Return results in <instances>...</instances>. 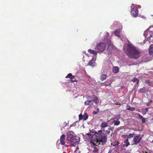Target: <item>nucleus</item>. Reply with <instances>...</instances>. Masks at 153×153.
Returning <instances> with one entry per match:
<instances>
[{
    "label": "nucleus",
    "mask_w": 153,
    "mask_h": 153,
    "mask_svg": "<svg viewBox=\"0 0 153 153\" xmlns=\"http://www.w3.org/2000/svg\"><path fill=\"white\" fill-rule=\"evenodd\" d=\"M95 135L96 137L98 139L99 143L103 145H105L107 142V135L103 132L102 130H99L97 132L95 133Z\"/></svg>",
    "instance_id": "2"
},
{
    "label": "nucleus",
    "mask_w": 153,
    "mask_h": 153,
    "mask_svg": "<svg viewBox=\"0 0 153 153\" xmlns=\"http://www.w3.org/2000/svg\"><path fill=\"white\" fill-rule=\"evenodd\" d=\"M115 125L117 126L119 125L120 123V122L119 120L115 121L114 120L113 122Z\"/></svg>",
    "instance_id": "27"
},
{
    "label": "nucleus",
    "mask_w": 153,
    "mask_h": 153,
    "mask_svg": "<svg viewBox=\"0 0 153 153\" xmlns=\"http://www.w3.org/2000/svg\"><path fill=\"white\" fill-rule=\"evenodd\" d=\"M131 14L132 16L135 17L138 16V10L136 7H134L131 10Z\"/></svg>",
    "instance_id": "7"
},
{
    "label": "nucleus",
    "mask_w": 153,
    "mask_h": 153,
    "mask_svg": "<svg viewBox=\"0 0 153 153\" xmlns=\"http://www.w3.org/2000/svg\"><path fill=\"white\" fill-rule=\"evenodd\" d=\"M119 68L117 66H115L113 68V72L115 74H117L119 72Z\"/></svg>",
    "instance_id": "17"
},
{
    "label": "nucleus",
    "mask_w": 153,
    "mask_h": 153,
    "mask_svg": "<svg viewBox=\"0 0 153 153\" xmlns=\"http://www.w3.org/2000/svg\"><path fill=\"white\" fill-rule=\"evenodd\" d=\"M127 137H128L127 134L123 135H122V136H121L123 138H125Z\"/></svg>",
    "instance_id": "36"
},
{
    "label": "nucleus",
    "mask_w": 153,
    "mask_h": 153,
    "mask_svg": "<svg viewBox=\"0 0 153 153\" xmlns=\"http://www.w3.org/2000/svg\"><path fill=\"white\" fill-rule=\"evenodd\" d=\"M65 137V134H62L60 137L59 141L61 144L62 145H64L65 144V142L64 141Z\"/></svg>",
    "instance_id": "11"
},
{
    "label": "nucleus",
    "mask_w": 153,
    "mask_h": 153,
    "mask_svg": "<svg viewBox=\"0 0 153 153\" xmlns=\"http://www.w3.org/2000/svg\"><path fill=\"white\" fill-rule=\"evenodd\" d=\"M94 102L97 105L99 103V100L97 97H94V98L93 102Z\"/></svg>",
    "instance_id": "26"
},
{
    "label": "nucleus",
    "mask_w": 153,
    "mask_h": 153,
    "mask_svg": "<svg viewBox=\"0 0 153 153\" xmlns=\"http://www.w3.org/2000/svg\"><path fill=\"white\" fill-rule=\"evenodd\" d=\"M146 105L148 106H149L150 105V103H149V102H148L147 104H146Z\"/></svg>",
    "instance_id": "42"
},
{
    "label": "nucleus",
    "mask_w": 153,
    "mask_h": 153,
    "mask_svg": "<svg viewBox=\"0 0 153 153\" xmlns=\"http://www.w3.org/2000/svg\"><path fill=\"white\" fill-rule=\"evenodd\" d=\"M134 134H129L127 138H128H128L130 139L131 138H132L134 137Z\"/></svg>",
    "instance_id": "29"
},
{
    "label": "nucleus",
    "mask_w": 153,
    "mask_h": 153,
    "mask_svg": "<svg viewBox=\"0 0 153 153\" xmlns=\"http://www.w3.org/2000/svg\"><path fill=\"white\" fill-rule=\"evenodd\" d=\"M95 60L92 58L89 62L88 64V65L94 67L95 66L94 63L95 62Z\"/></svg>",
    "instance_id": "13"
},
{
    "label": "nucleus",
    "mask_w": 153,
    "mask_h": 153,
    "mask_svg": "<svg viewBox=\"0 0 153 153\" xmlns=\"http://www.w3.org/2000/svg\"><path fill=\"white\" fill-rule=\"evenodd\" d=\"M102 131L105 133V134H108L110 132V131L108 129V130H105V129L102 130Z\"/></svg>",
    "instance_id": "28"
},
{
    "label": "nucleus",
    "mask_w": 153,
    "mask_h": 153,
    "mask_svg": "<svg viewBox=\"0 0 153 153\" xmlns=\"http://www.w3.org/2000/svg\"><path fill=\"white\" fill-rule=\"evenodd\" d=\"M88 118V115L85 113L84 114V115H83L82 119H83L84 120H87Z\"/></svg>",
    "instance_id": "24"
},
{
    "label": "nucleus",
    "mask_w": 153,
    "mask_h": 153,
    "mask_svg": "<svg viewBox=\"0 0 153 153\" xmlns=\"http://www.w3.org/2000/svg\"><path fill=\"white\" fill-rule=\"evenodd\" d=\"M120 30H116L114 32V34L115 36L119 37H120Z\"/></svg>",
    "instance_id": "21"
},
{
    "label": "nucleus",
    "mask_w": 153,
    "mask_h": 153,
    "mask_svg": "<svg viewBox=\"0 0 153 153\" xmlns=\"http://www.w3.org/2000/svg\"><path fill=\"white\" fill-rule=\"evenodd\" d=\"M149 53L150 54L152 55L153 53V44H151L149 48Z\"/></svg>",
    "instance_id": "15"
},
{
    "label": "nucleus",
    "mask_w": 153,
    "mask_h": 153,
    "mask_svg": "<svg viewBox=\"0 0 153 153\" xmlns=\"http://www.w3.org/2000/svg\"><path fill=\"white\" fill-rule=\"evenodd\" d=\"M130 107L128 105L126 106V109L127 110H129L130 109Z\"/></svg>",
    "instance_id": "37"
},
{
    "label": "nucleus",
    "mask_w": 153,
    "mask_h": 153,
    "mask_svg": "<svg viewBox=\"0 0 153 153\" xmlns=\"http://www.w3.org/2000/svg\"><path fill=\"white\" fill-rule=\"evenodd\" d=\"M98 113L96 111H94L93 112V114L94 115H95V114H97Z\"/></svg>",
    "instance_id": "38"
},
{
    "label": "nucleus",
    "mask_w": 153,
    "mask_h": 153,
    "mask_svg": "<svg viewBox=\"0 0 153 153\" xmlns=\"http://www.w3.org/2000/svg\"><path fill=\"white\" fill-rule=\"evenodd\" d=\"M106 45L105 43L103 42H100L96 45L95 50L98 53H101L105 51L106 48Z\"/></svg>",
    "instance_id": "3"
},
{
    "label": "nucleus",
    "mask_w": 153,
    "mask_h": 153,
    "mask_svg": "<svg viewBox=\"0 0 153 153\" xmlns=\"http://www.w3.org/2000/svg\"><path fill=\"white\" fill-rule=\"evenodd\" d=\"M146 83L149 84L150 83L149 81L148 80H146Z\"/></svg>",
    "instance_id": "39"
},
{
    "label": "nucleus",
    "mask_w": 153,
    "mask_h": 153,
    "mask_svg": "<svg viewBox=\"0 0 153 153\" xmlns=\"http://www.w3.org/2000/svg\"><path fill=\"white\" fill-rule=\"evenodd\" d=\"M88 51L90 53L94 54L96 55L97 53H98L96 50L95 51L94 50H92L91 49H88Z\"/></svg>",
    "instance_id": "18"
},
{
    "label": "nucleus",
    "mask_w": 153,
    "mask_h": 153,
    "mask_svg": "<svg viewBox=\"0 0 153 153\" xmlns=\"http://www.w3.org/2000/svg\"><path fill=\"white\" fill-rule=\"evenodd\" d=\"M97 112V113L99 112L100 111V109L99 108H97V111H96Z\"/></svg>",
    "instance_id": "41"
},
{
    "label": "nucleus",
    "mask_w": 153,
    "mask_h": 153,
    "mask_svg": "<svg viewBox=\"0 0 153 153\" xmlns=\"http://www.w3.org/2000/svg\"><path fill=\"white\" fill-rule=\"evenodd\" d=\"M92 146V151L94 153H97L98 152L99 150V146L98 145H91Z\"/></svg>",
    "instance_id": "10"
},
{
    "label": "nucleus",
    "mask_w": 153,
    "mask_h": 153,
    "mask_svg": "<svg viewBox=\"0 0 153 153\" xmlns=\"http://www.w3.org/2000/svg\"><path fill=\"white\" fill-rule=\"evenodd\" d=\"M88 136L90 137H91V145H98L100 144V143H99L98 139H97V138H94L91 134H88Z\"/></svg>",
    "instance_id": "5"
},
{
    "label": "nucleus",
    "mask_w": 153,
    "mask_h": 153,
    "mask_svg": "<svg viewBox=\"0 0 153 153\" xmlns=\"http://www.w3.org/2000/svg\"><path fill=\"white\" fill-rule=\"evenodd\" d=\"M125 88V86H122V87H121L120 88H121L122 90V89H124Z\"/></svg>",
    "instance_id": "40"
},
{
    "label": "nucleus",
    "mask_w": 153,
    "mask_h": 153,
    "mask_svg": "<svg viewBox=\"0 0 153 153\" xmlns=\"http://www.w3.org/2000/svg\"><path fill=\"white\" fill-rule=\"evenodd\" d=\"M106 35H108H108H109V33H108V32H107V33H106Z\"/></svg>",
    "instance_id": "47"
},
{
    "label": "nucleus",
    "mask_w": 153,
    "mask_h": 153,
    "mask_svg": "<svg viewBox=\"0 0 153 153\" xmlns=\"http://www.w3.org/2000/svg\"><path fill=\"white\" fill-rule=\"evenodd\" d=\"M120 118V115H117L111 119H116L117 120H119Z\"/></svg>",
    "instance_id": "23"
},
{
    "label": "nucleus",
    "mask_w": 153,
    "mask_h": 153,
    "mask_svg": "<svg viewBox=\"0 0 153 153\" xmlns=\"http://www.w3.org/2000/svg\"><path fill=\"white\" fill-rule=\"evenodd\" d=\"M152 100H150L149 101V102L150 104L152 102Z\"/></svg>",
    "instance_id": "44"
},
{
    "label": "nucleus",
    "mask_w": 153,
    "mask_h": 153,
    "mask_svg": "<svg viewBox=\"0 0 153 153\" xmlns=\"http://www.w3.org/2000/svg\"><path fill=\"white\" fill-rule=\"evenodd\" d=\"M75 76L72 75L71 73L68 74L65 77L66 78H69L71 79V82H77V80L75 79L74 80H73Z\"/></svg>",
    "instance_id": "9"
},
{
    "label": "nucleus",
    "mask_w": 153,
    "mask_h": 153,
    "mask_svg": "<svg viewBox=\"0 0 153 153\" xmlns=\"http://www.w3.org/2000/svg\"><path fill=\"white\" fill-rule=\"evenodd\" d=\"M151 29L152 30H151L150 31L153 32V26H151L149 27V30H150Z\"/></svg>",
    "instance_id": "35"
},
{
    "label": "nucleus",
    "mask_w": 153,
    "mask_h": 153,
    "mask_svg": "<svg viewBox=\"0 0 153 153\" xmlns=\"http://www.w3.org/2000/svg\"><path fill=\"white\" fill-rule=\"evenodd\" d=\"M104 85L105 86H108V85H108V84H104Z\"/></svg>",
    "instance_id": "46"
},
{
    "label": "nucleus",
    "mask_w": 153,
    "mask_h": 153,
    "mask_svg": "<svg viewBox=\"0 0 153 153\" xmlns=\"http://www.w3.org/2000/svg\"><path fill=\"white\" fill-rule=\"evenodd\" d=\"M135 107H130V109L129 110H130L131 111H134L135 110Z\"/></svg>",
    "instance_id": "33"
},
{
    "label": "nucleus",
    "mask_w": 153,
    "mask_h": 153,
    "mask_svg": "<svg viewBox=\"0 0 153 153\" xmlns=\"http://www.w3.org/2000/svg\"><path fill=\"white\" fill-rule=\"evenodd\" d=\"M83 117V115H82L81 114H80L79 116V120H81L82 119Z\"/></svg>",
    "instance_id": "31"
},
{
    "label": "nucleus",
    "mask_w": 153,
    "mask_h": 153,
    "mask_svg": "<svg viewBox=\"0 0 153 153\" xmlns=\"http://www.w3.org/2000/svg\"><path fill=\"white\" fill-rule=\"evenodd\" d=\"M138 117L139 119L142 120V122L143 123H144L146 122L145 118L139 114L138 115Z\"/></svg>",
    "instance_id": "19"
},
{
    "label": "nucleus",
    "mask_w": 153,
    "mask_h": 153,
    "mask_svg": "<svg viewBox=\"0 0 153 153\" xmlns=\"http://www.w3.org/2000/svg\"><path fill=\"white\" fill-rule=\"evenodd\" d=\"M116 105H120V104L119 103V102L116 103Z\"/></svg>",
    "instance_id": "43"
},
{
    "label": "nucleus",
    "mask_w": 153,
    "mask_h": 153,
    "mask_svg": "<svg viewBox=\"0 0 153 153\" xmlns=\"http://www.w3.org/2000/svg\"><path fill=\"white\" fill-rule=\"evenodd\" d=\"M119 144V143L117 141H115L112 143L111 145H112L113 146H115L117 145H118Z\"/></svg>",
    "instance_id": "25"
},
{
    "label": "nucleus",
    "mask_w": 153,
    "mask_h": 153,
    "mask_svg": "<svg viewBox=\"0 0 153 153\" xmlns=\"http://www.w3.org/2000/svg\"><path fill=\"white\" fill-rule=\"evenodd\" d=\"M137 81V84H138V83H139V80H137V81Z\"/></svg>",
    "instance_id": "45"
},
{
    "label": "nucleus",
    "mask_w": 153,
    "mask_h": 153,
    "mask_svg": "<svg viewBox=\"0 0 153 153\" xmlns=\"http://www.w3.org/2000/svg\"><path fill=\"white\" fill-rule=\"evenodd\" d=\"M125 51L126 54L130 58L137 59L140 57V52L132 45L128 44L127 49Z\"/></svg>",
    "instance_id": "1"
},
{
    "label": "nucleus",
    "mask_w": 153,
    "mask_h": 153,
    "mask_svg": "<svg viewBox=\"0 0 153 153\" xmlns=\"http://www.w3.org/2000/svg\"><path fill=\"white\" fill-rule=\"evenodd\" d=\"M93 104V102L92 100L87 101L85 102V105H92Z\"/></svg>",
    "instance_id": "16"
},
{
    "label": "nucleus",
    "mask_w": 153,
    "mask_h": 153,
    "mask_svg": "<svg viewBox=\"0 0 153 153\" xmlns=\"http://www.w3.org/2000/svg\"><path fill=\"white\" fill-rule=\"evenodd\" d=\"M143 113H145V111H143Z\"/></svg>",
    "instance_id": "49"
},
{
    "label": "nucleus",
    "mask_w": 153,
    "mask_h": 153,
    "mask_svg": "<svg viewBox=\"0 0 153 153\" xmlns=\"http://www.w3.org/2000/svg\"><path fill=\"white\" fill-rule=\"evenodd\" d=\"M68 141L73 146H75L79 141V138L78 137L74 136Z\"/></svg>",
    "instance_id": "4"
},
{
    "label": "nucleus",
    "mask_w": 153,
    "mask_h": 153,
    "mask_svg": "<svg viewBox=\"0 0 153 153\" xmlns=\"http://www.w3.org/2000/svg\"><path fill=\"white\" fill-rule=\"evenodd\" d=\"M137 79L136 77H134L133 79L132 80V81L133 82H135L137 80Z\"/></svg>",
    "instance_id": "32"
},
{
    "label": "nucleus",
    "mask_w": 153,
    "mask_h": 153,
    "mask_svg": "<svg viewBox=\"0 0 153 153\" xmlns=\"http://www.w3.org/2000/svg\"><path fill=\"white\" fill-rule=\"evenodd\" d=\"M148 91V89L146 88L143 87L140 89L139 92L142 93H146Z\"/></svg>",
    "instance_id": "14"
},
{
    "label": "nucleus",
    "mask_w": 153,
    "mask_h": 153,
    "mask_svg": "<svg viewBox=\"0 0 153 153\" xmlns=\"http://www.w3.org/2000/svg\"><path fill=\"white\" fill-rule=\"evenodd\" d=\"M74 132L72 131H69L67 132L66 134L67 138L68 141L74 136Z\"/></svg>",
    "instance_id": "8"
},
{
    "label": "nucleus",
    "mask_w": 153,
    "mask_h": 153,
    "mask_svg": "<svg viewBox=\"0 0 153 153\" xmlns=\"http://www.w3.org/2000/svg\"><path fill=\"white\" fill-rule=\"evenodd\" d=\"M149 86H151L152 85L151 84V83H150L149 84Z\"/></svg>",
    "instance_id": "48"
},
{
    "label": "nucleus",
    "mask_w": 153,
    "mask_h": 153,
    "mask_svg": "<svg viewBox=\"0 0 153 153\" xmlns=\"http://www.w3.org/2000/svg\"><path fill=\"white\" fill-rule=\"evenodd\" d=\"M109 127L108 128V129L109 130H111L112 131H113L114 129V128L112 126H109Z\"/></svg>",
    "instance_id": "30"
},
{
    "label": "nucleus",
    "mask_w": 153,
    "mask_h": 153,
    "mask_svg": "<svg viewBox=\"0 0 153 153\" xmlns=\"http://www.w3.org/2000/svg\"><path fill=\"white\" fill-rule=\"evenodd\" d=\"M124 143L125 144V145L126 147H127L130 144V143L128 142V138H127V139L125 141Z\"/></svg>",
    "instance_id": "22"
},
{
    "label": "nucleus",
    "mask_w": 153,
    "mask_h": 153,
    "mask_svg": "<svg viewBox=\"0 0 153 153\" xmlns=\"http://www.w3.org/2000/svg\"><path fill=\"white\" fill-rule=\"evenodd\" d=\"M106 77L107 75L106 74H102L100 76V79L102 81L104 80L106 78Z\"/></svg>",
    "instance_id": "20"
},
{
    "label": "nucleus",
    "mask_w": 153,
    "mask_h": 153,
    "mask_svg": "<svg viewBox=\"0 0 153 153\" xmlns=\"http://www.w3.org/2000/svg\"><path fill=\"white\" fill-rule=\"evenodd\" d=\"M142 138L140 137V135L139 134L138 135L135 136L134 137L133 141L134 144H137L139 143L141 140Z\"/></svg>",
    "instance_id": "6"
},
{
    "label": "nucleus",
    "mask_w": 153,
    "mask_h": 153,
    "mask_svg": "<svg viewBox=\"0 0 153 153\" xmlns=\"http://www.w3.org/2000/svg\"><path fill=\"white\" fill-rule=\"evenodd\" d=\"M148 109H149V108H146L145 109V113L143 114V115H144L146 113V112L148 111Z\"/></svg>",
    "instance_id": "34"
},
{
    "label": "nucleus",
    "mask_w": 153,
    "mask_h": 153,
    "mask_svg": "<svg viewBox=\"0 0 153 153\" xmlns=\"http://www.w3.org/2000/svg\"><path fill=\"white\" fill-rule=\"evenodd\" d=\"M108 126V123L105 122H102L100 125V127L101 128V130L105 129V128Z\"/></svg>",
    "instance_id": "12"
}]
</instances>
